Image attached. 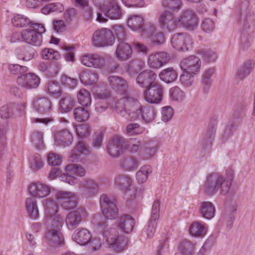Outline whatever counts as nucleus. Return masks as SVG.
I'll return each instance as SVG.
<instances>
[{
	"mask_svg": "<svg viewBox=\"0 0 255 255\" xmlns=\"http://www.w3.org/2000/svg\"><path fill=\"white\" fill-rule=\"evenodd\" d=\"M233 179L232 176H226L220 172L208 173L203 185L204 192L209 196H213L218 192L226 195L229 192Z\"/></svg>",
	"mask_w": 255,
	"mask_h": 255,
	"instance_id": "f257e3e1",
	"label": "nucleus"
},
{
	"mask_svg": "<svg viewBox=\"0 0 255 255\" xmlns=\"http://www.w3.org/2000/svg\"><path fill=\"white\" fill-rule=\"evenodd\" d=\"M100 204L104 217L97 215L94 217L93 222L100 230L103 231L108 227L105 218L110 220L116 219L119 216V209L112 198L106 194L101 195Z\"/></svg>",
	"mask_w": 255,
	"mask_h": 255,
	"instance_id": "f03ea898",
	"label": "nucleus"
},
{
	"mask_svg": "<svg viewBox=\"0 0 255 255\" xmlns=\"http://www.w3.org/2000/svg\"><path fill=\"white\" fill-rule=\"evenodd\" d=\"M103 236L109 247L113 250L121 252L127 248L128 239L124 236H119L115 228L103 230Z\"/></svg>",
	"mask_w": 255,
	"mask_h": 255,
	"instance_id": "7ed1b4c3",
	"label": "nucleus"
},
{
	"mask_svg": "<svg viewBox=\"0 0 255 255\" xmlns=\"http://www.w3.org/2000/svg\"><path fill=\"white\" fill-rule=\"evenodd\" d=\"M43 24L33 23L28 28L23 30V41L34 46H39L42 42V34L45 32Z\"/></svg>",
	"mask_w": 255,
	"mask_h": 255,
	"instance_id": "20e7f679",
	"label": "nucleus"
},
{
	"mask_svg": "<svg viewBox=\"0 0 255 255\" xmlns=\"http://www.w3.org/2000/svg\"><path fill=\"white\" fill-rule=\"evenodd\" d=\"M133 112L129 114L130 121L141 119L146 123L152 122L156 117V111L150 106H142L136 100Z\"/></svg>",
	"mask_w": 255,
	"mask_h": 255,
	"instance_id": "39448f33",
	"label": "nucleus"
},
{
	"mask_svg": "<svg viewBox=\"0 0 255 255\" xmlns=\"http://www.w3.org/2000/svg\"><path fill=\"white\" fill-rule=\"evenodd\" d=\"M63 217L58 215L56 216L48 225V231L46 234V237L52 243L60 245L64 244V239L60 233L63 225Z\"/></svg>",
	"mask_w": 255,
	"mask_h": 255,
	"instance_id": "423d86ee",
	"label": "nucleus"
},
{
	"mask_svg": "<svg viewBox=\"0 0 255 255\" xmlns=\"http://www.w3.org/2000/svg\"><path fill=\"white\" fill-rule=\"evenodd\" d=\"M99 182L94 179L86 178L80 182L79 190L81 196L85 199H91L100 193Z\"/></svg>",
	"mask_w": 255,
	"mask_h": 255,
	"instance_id": "0eeeda50",
	"label": "nucleus"
},
{
	"mask_svg": "<svg viewBox=\"0 0 255 255\" xmlns=\"http://www.w3.org/2000/svg\"><path fill=\"white\" fill-rule=\"evenodd\" d=\"M93 45L98 47L112 45L115 42V37L112 31L107 28L96 30L93 35Z\"/></svg>",
	"mask_w": 255,
	"mask_h": 255,
	"instance_id": "6e6552de",
	"label": "nucleus"
},
{
	"mask_svg": "<svg viewBox=\"0 0 255 255\" xmlns=\"http://www.w3.org/2000/svg\"><path fill=\"white\" fill-rule=\"evenodd\" d=\"M160 204L159 200L154 201L152 205L150 218L147 225L143 229L142 232L144 233L148 238H151L155 232L159 218Z\"/></svg>",
	"mask_w": 255,
	"mask_h": 255,
	"instance_id": "1a4fd4ad",
	"label": "nucleus"
},
{
	"mask_svg": "<svg viewBox=\"0 0 255 255\" xmlns=\"http://www.w3.org/2000/svg\"><path fill=\"white\" fill-rule=\"evenodd\" d=\"M171 44L173 48L177 51H187L192 49L193 41L189 34L177 33L173 35Z\"/></svg>",
	"mask_w": 255,
	"mask_h": 255,
	"instance_id": "9d476101",
	"label": "nucleus"
},
{
	"mask_svg": "<svg viewBox=\"0 0 255 255\" xmlns=\"http://www.w3.org/2000/svg\"><path fill=\"white\" fill-rule=\"evenodd\" d=\"M135 102L134 98L125 96L116 102L115 109L118 114L130 120L129 114L133 112Z\"/></svg>",
	"mask_w": 255,
	"mask_h": 255,
	"instance_id": "9b49d317",
	"label": "nucleus"
},
{
	"mask_svg": "<svg viewBox=\"0 0 255 255\" xmlns=\"http://www.w3.org/2000/svg\"><path fill=\"white\" fill-rule=\"evenodd\" d=\"M158 22L162 29H166L169 31H173L181 25L180 18L167 10L160 13Z\"/></svg>",
	"mask_w": 255,
	"mask_h": 255,
	"instance_id": "f8f14e48",
	"label": "nucleus"
},
{
	"mask_svg": "<svg viewBox=\"0 0 255 255\" xmlns=\"http://www.w3.org/2000/svg\"><path fill=\"white\" fill-rule=\"evenodd\" d=\"M164 88L161 84L156 83L144 90L143 98L149 104H159L162 100Z\"/></svg>",
	"mask_w": 255,
	"mask_h": 255,
	"instance_id": "ddd939ff",
	"label": "nucleus"
},
{
	"mask_svg": "<svg viewBox=\"0 0 255 255\" xmlns=\"http://www.w3.org/2000/svg\"><path fill=\"white\" fill-rule=\"evenodd\" d=\"M87 215L86 208L82 206L68 213L65 220L68 229L73 230L77 228L82 222L83 218L87 216Z\"/></svg>",
	"mask_w": 255,
	"mask_h": 255,
	"instance_id": "4468645a",
	"label": "nucleus"
},
{
	"mask_svg": "<svg viewBox=\"0 0 255 255\" xmlns=\"http://www.w3.org/2000/svg\"><path fill=\"white\" fill-rule=\"evenodd\" d=\"M26 106L25 102L19 104L9 103L0 108V117L8 119L15 116H19L24 114Z\"/></svg>",
	"mask_w": 255,
	"mask_h": 255,
	"instance_id": "2eb2a0df",
	"label": "nucleus"
},
{
	"mask_svg": "<svg viewBox=\"0 0 255 255\" xmlns=\"http://www.w3.org/2000/svg\"><path fill=\"white\" fill-rule=\"evenodd\" d=\"M55 197L65 210H71L77 206L76 197L73 192L60 191L56 192Z\"/></svg>",
	"mask_w": 255,
	"mask_h": 255,
	"instance_id": "dca6fc26",
	"label": "nucleus"
},
{
	"mask_svg": "<svg viewBox=\"0 0 255 255\" xmlns=\"http://www.w3.org/2000/svg\"><path fill=\"white\" fill-rule=\"evenodd\" d=\"M18 85L25 89H35L40 83L39 77L33 73H24L17 78Z\"/></svg>",
	"mask_w": 255,
	"mask_h": 255,
	"instance_id": "f3484780",
	"label": "nucleus"
},
{
	"mask_svg": "<svg viewBox=\"0 0 255 255\" xmlns=\"http://www.w3.org/2000/svg\"><path fill=\"white\" fill-rule=\"evenodd\" d=\"M34 109L42 115H49L53 110L51 100L46 97L38 96L33 101Z\"/></svg>",
	"mask_w": 255,
	"mask_h": 255,
	"instance_id": "a211bd4d",
	"label": "nucleus"
},
{
	"mask_svg": "<svg viewBox=\"0 0 255 255\" xmlns=\"http://www.w3.org/2000/svg\"><path fill=\"white\" fill-rule=\"evenodd\" d=\"M180 66L183 71L196 74L200 71L201 61L198 57L191 55L182 59L180 62Z\"/></svg>",
	"mask_w": 255,
	"mask_h": 255,
	"instance_id": "6ab92c4d",
	"label": "nucleus"
},
{
	"mask_svg": "<svg viewBox=\"0 0 255 255\" xmlns=\"http://www.w3.org/2000/svg\"><path fill=\"white\" fill-rule=\"evenodd\" d=\"M179 17L180 18L181 25L188 30H193L198 25L197 16L192 10H184Z\"/></svg>",
	"mask_w": 255,
	"mask_h": 255,
	"instance_id": "aec40b11",
	"label": "nucleus"
},
{
	"mask_svg": "<svg viewBox=\"0 0 255 255\" xmlns=\"http://www.w3.org/2000/svg\"><path fill=\"white\" fill-rule=\"evenodd\" d=\"M125 139L120 136L114 137L109 142L107 147L108 154L112 158H118L121 154V152L124 145Z\"/></svg>",
	"mask_w": 255,
	"mask_h": 255,
	"instance_id": "412c9836",
	"label": "nucleus"
},
{
	"mask_svg": "<svg viewBox=\"0 0 255 255\" xmlns=\"http://www.w3.org/2000/svg\"><path fill=\"white\" fill-rule=\"evenodd\" d=\"M170 59V55L165 52L151 54L148 59V63L152 68L158 69L167 64Z\"/></svg>",
	"mask_w": 255,
	"mask_h": 255,
	"instance_id": "4be33fe9",
	"label": "nucleus"
},
{
	"mask_svg": "<svg viewBox=\"0 0 255 255\" xmlns=\"http://www.w3.org/2000/svg\"><path fill=\"white\" fill-rule=\"evenodd\" d=\"M111 88L118 94L126 95L128 88L127 82L119 76H111L108 78Z\"/></svg>",
	"mask_w": 255,
	"mask_h": 255,
	"instance_id": "5701e85b",
	"label": "nucleus"
},
{
	"mask_svg": "<svg viewBox=\"0 0 255 255\" xmlns=\"http://www.w3.org/2000/svg\"><path fill=\"white\" fill-rule=\"evenodd\" d=\"M28 189L31 195L37 198H44L50 193V187L40 182L31 183Z\"/></svg>",
	"mask_w": 255,
	"mask_h": 255,
	"instance_id": "b1692460",
	"label": "nucleus"
},
{
	"mask_svg": "<svg viewBox=\"0 0 255 255\" xmlns=\"http://www.w3.org/2000/svg\"><path fill=\"white\" fill-rule=\"evenodd\" d=\"M156 77L157 75L154 71L144 70L138 75L136 82L140 87L146 89L155 83Z\"/></svg>",
	"mask_w": 255,
	"mask_h": 255,
	"instance_id": "393cba45",
	"label": "nucleus"
},
{
	"mask_svg": "<svg viewBox=\"0 0 255 255\" xmlns=\"http://www.w3.org/2000/svg\"><path fill=\"white\" fill-rule=\"evenodd\" d=\"M82 63L88 67L100 68L105 65L104 58L98 54L84 55L81 59Z\"/></svg>",
	"mask_w": 255,
	"mask_h": 255,
	"instance_id": "a878e982",
	"label": "nucleus"
},
{
	"mask_svg": "<svg viewBox=\"0 0 255 255\" xmlns=\"http://www.w3.org/2000/svg\"><path fill=\"white\" fill-rule=\"evenodd\" d=\"M45 212V216L48 220L51 221L57 216H61L58 214V204L51 197L45 199L43 202Z\"/></svg>",
	"mask_w": 255,
	"mask_h": 255,
	"instance_id": "bb28decb",
	"label": "nucleus"
},
{
	"mask_svg": "<svg viewBox=\"0 0 255 255\" xmlns=\"http://www.w3.org/2000/svg\"><path fill=\"white\" fill-rule=\"evenodd\" d=\"M54 139L56 145L65 147L72 144L73 137L72 134L68 130L65 129L56 131Z\"/></svg>",
	"mask_w": 255,
	"mask_h": 255,
	"instance_id": "cd10ccee",
	"label": "nucleus"
},
{
	"mask_svg": "<svg viewBox=\"0 0 255 255\" xmlns=\"http://www.w3.org/2000/svg\"><path fill=\"white\" fill-rule=\"evenodd\" d=\"M214 205L210 201H203L199 203L198 212L201 217L206 220H211L215 215Z\"/></svg>",
	"mask_w": 255,
	"mask_h": 255,
	"instance_id": "c85d7f7f",
	"label": "nucleus"
},
{
	"mask_svg": "<svg viewBox=\"0 0 255 255\" xmlns=\"http://www.w3.org/2000/svg\"><path fill=\"white\" fill-rule=\"evenodd\" d=\"M72 240L81 246H85L92 239L90 232L85 228H79L76 230L72 234Z\"/></svg>",
	"mask_w": 255,
	"mask_h": 255,
	"instance_id": "c756f323",
	"label": "nucleus"
},
{
	"mask_svg": "<svg viewBox=\"0 0 255 255\" xmlns=\"http://www.w3.org/2000/svg\"><path fill=\"white\" fill-rule=\"evenodd\" d=\"M135 225L134 219L130 215L124 214L122 215L119 220L118 227L126 234L131 233Z\"/></svg>",
	"mask_w": 255,
	"mask_h": 255,
	"instance_id": "7c9ffc66",
	"label": "nucleus"
},
{
	"mask_svg": "<svg viewBox=\"0 0 255 255\" xmlns=\"http://www.w3.org/2000/svg\"><path fill=\"white\" fill-rule=\"evenodd\" d=\"M132 54L131 46L125 41L119 42L116 50L117 58L121 60L125 61L129 58Z\"/></svg>",
	"mask_w": 255,
	"mask_h": 255,
	"instance_id": "2f4dec72",
	"label": "nucleus"
},
{
	"mask_svg": "<svg viewBox=\"0 0 255 255\" xmlns=\"http://www.w3.org/2000/svg\"><path fill=\"white\" fill-rule=\"evenodd\" d=\"M158 149V143L152 141L145 144L143 148L140 151V155L144 160L151 159L156 154Z\"/></svg>",
	"mask_w": 255,
	"mask_h": 255,
	"instance_id": "473e14b6",
	"label": "nucleus"
},
{
	"mask_svg": "<svg viewBox=\"0 0 255 255\" xmlns=\"http://www.w3.org/2000/svg\"><path fill=\"white\" fill-rule=\"evenodd\" d=\"M37 56V53L31 47H23L16 50V57L19 60L29 61Z\"/></svg>",
	"mask_w": 255,
	"mask_h": 255,
	"instance_id": "72a5a7b5",
	"label": "nucleus"
},
{
	"mask_svg": "<svg viewBox=\"0 0 255 255\" xmlns=\"http://www.w3.org/2000/svg\"><path fill=\"white\" fill-rule=\"evenodd\" d=\"M208 228L204 223L198 221L193 222L189 226V234L196 238H203L207 232Z\"/></svg>",
	"mask_w": 255,
	"mask_h": 255,
	"instance_id": "f704fd0d",
	"label": "nucleus"
},
{
	"mask_svg": "<svg viewBox=\"0 0 255 255\" xmlns=\"http://www.w3.org/2000/svg\"><path fill=\"white\" fill-rule=\"evenodd\" d=\"M75 100L70 94L65 93L62 95L59 104L63 113H68L74 107Z\"/></svg>",
	"mask_w": 255,
	"mask_h": 255,
	"instance_id": "c9c22d12",
	"label": "nucleus"
},
{
	"mask_svg": "<svg viewBox=\"0 0 255 255\" xmlns=\"http://www.w3.org/2000/svg\"><path fill=\"white\" fill-rule=\"evenodd\" d=\"M25 204L28 217L33 220L37 219L39 217V212L36 200L32 198H27Z\"/></svg>",
	"mask_w": 255,
	"mask_h": 255,
	"instance_id": "e433bc0d",
	"label": "nucleus"
},
{
	"mask_svg": "<svg viewBox=\"0 0 255 255\" xmlns=\"http://www.w3.org/2000/svg\"><path fill=\"white\" fill-rule=\"evenodd\" d=\"M255 67L254 60H248L244 62L236 72V76L241 80L248 77Z\"/></svg>",
	"mask_w": 255,
	"mask_h": 255,
	"instance_id": "4c0bfd02",
	"label": "nucleus"
},
{
	"mask_svg": "<svg viewBox=\"0 0 255 255\" xmlns=\"http://www.w3.org/2000/svg\"><path fill=\"white\" fill-rule=\"evenodd\" d=\"M216 125V121L210 122L209 124L202 141L204 148L206 146H210L212 144L215 136Z\"/></svg>",
	"mask_w": 255,
	"mask_h": 255,
	"instance_id": "58836bf2",
	"label": "nucleus"
},
{
	"mask_svg": "<svg viewBox=\"0 0 255 255\" xmlns=\"http://www.w3.org/2000/svg\"><path fill=\"white\" fill-rule=\"evenodd\" d=\"M215 72L214 68H210L204 71L202 76L201 85L204 93H207L212 85L211 77Z\"/></svg>",
	"mask_w": 255,
	"mask_h": 255,
	"instance_id": "ea45409f",
	"label": "nucleus"
},
{
	"mask_svg": "<svg viewBox=\"0 0 255 255\" xmlns=\"http://www.w3.org/2000/svg\"><path fill=\"white\" fill-rule=\"evenodd\" d=\"M120 167L123 170L132 171L136 170L139 166L137 159L133 156H128L122 158L120 161Z\"/></svg>",
	"mask_w": 255,
	"mask_h": 255,
	"instance_id": "a19ab883",
	"label": "nucleus"
},
{
	"mask_svg": "<svg viewBox=\"0 0 255 255\" xmlns=\"http://www.w3.org/2000/svg\"><path fill=\"white\" fill-rule=\"evenodd\" d=\"M79 78L83 84L86 85H91L98 81V75L97 73L87 69L80 74Z\"/></svg>",
	"mask_w": 255,
	"mask_h": 255,
	"instance_id": "79ce46f5",
	"label": "nucleus"
},
{
	"mask_svg": "<svg viewBox=\"0 0 255 255\" xmlns=\"http://www.w3.org/2000/svg\"><path fill=\"white\" fill-rule=\"evenodd\" d=\"M197 53L200 55L203 61L207 63L214 62L218 58L217 54L215 51L207 48L198 50Z\"/></svg>",
	"mask_w": 255,
	"mask_h": 255,
	"instance_id": "37998d69",
	"label": "nucleus"
},
{
	"mask_svg": "<svg viewBox=\"0 0 255 255\" xmlns=\"http://www.w3.org/2000/svg\"><path fill=\"white\" fill-rule=\"evenodd\" d=\"M115 184L120 189L124 191L130 187L132 179L127 175H118L115 178Z\"/></svg>",
	"mask_w": 255,
	"mask_h": 255,
	"instance_id": "c03bdc74",
	"label": "nucleus"
},
{
	"mask_svg": "<svg viewBox=\"0 0 255 255\" xmlns=\"http://www.w3.org/2000/svg\"><path fill=\"white\" fill-rule=\"evenodd\" d=\"M161 80L166 83H170L174 81L177 77V73L172 67L162 70L159 74Z\"/></svg>",
	"mask_w": 255,
	"mask_h": 255,
	"instance_id": "a18cd8bd",
	"label": "nucleus"
},
{
	"mask_svg": "<svg viewBox=\"0 0 255 255\" xmlns=\"http://www.w3.org/2000/svg\"><path fill=\"white\" fill-rule=\"evenodd\" d=\"M128 25L133 30H139L144 32L143 27V19L139 15L130 16L128 20Z\"/></svg>",
	"mask_w": 255,
	"mask_h": 255,
	"instance_id": "49530a36",
	"label": "nucleus"
},
{
	"mask_svg": "<svg viewBox=\"0 0 255 255\" xmlns=\"http://www.w3.org/2000/svg\"><path fill=\"white\" fill-rule=\"evenodd\" d=\"M195 244L188 240H182L178 246L179 253L181 255H193Z\"/></svg>",
	"mask_w": 255,
	"mask_h": 255,
	"instance_id": "de8ad7c7",
	"label": "nucleus"
},
{
	"mask_svg": "<svg viewBox=\"0 0 255 255\" xmlns=\"http://www.w3.org/2000/svg\"><path fill=\"white\" fill-rule=\"evenodd\" d=\"M79 103L83 107H88L91 104L90 93L85 89H81L77 94Z\"/></svg>",
	"mask_w": 255,
	"mask_h": 255,
	"instance_id": "09e8293b",
	"label": "nucleus"
},
{
	"mask_svg": "<svg viewBox=\"0 0 255 255\" xmlns=\"http://www.w3.org/2000/svg\"><path fill=\"white\" fill-rule=\"evenodd\" d=\"M12 24L18 27H29L33 23L27 17L20 14H16L11 19Z\"/></svg>",
	"mask_w": 255,
	"mask_h": 255,
	"instance_id": "8fccbe9b",
	"label": "nucleus"
},
{
	"mask_svg": "<svg viewBox=\"0 0 255 255\" xmlns=\"http://www.w3.org/2000/svg\"><path fill=\"white\" fill-rule=\"evenodd\" d=\"M102 12H104L107 17L113 19H119L122 16L121 8L117 3L113 4L108 9L106 8Z\"/></svg>",
	"mask_w": 255,
	"mask_h": 255,
	"instance_id": "3c124183",
	"label": "nucleus"
},
{
	"mask_svg": "<svg viewBox=\"0 0 255 255\" xmlns=\"http://www.w3.org/2000/svg\"><path fill=\"white\" fill-rule=\"evenodd\" d=\"M152 172V168L149 165H143L137 172L136 176L138 183H142L145 182L149 174Z\"/></svg>",
	"mask_w": 255,
	"mask_h": 255,
	"instance_id": "603ef678",
	"label": "nucleus"
},
{
	"mask_svg": "<svg viewBox=\"0 0 255 255\" xmlns=\"http://www.w3.org/2000/svg\"><path fill=\"white\" fill-rule=\"evenodd\" d=\"M73 114L75 120L79 122L87 121L90 117L89 111L82 107L75 108Z\"/></svg>",
	"mask_w": 255,
	"mask_h": 255,
	"instance_id": "864d4df0",
	"label": "nucleus"
},
{
	"mask_svg": "<svg viewBox=\"0 0 255 255\" xmlns=\"http://www.w3.org/2000/svg\"><path fill=\"white\" fill-rule=\"evenodd\" d=\"M63 9V6L61 3H52L43 7L41 9V12L44 14H48L54 12H61Z\"/></svg>",
	"mask_w": 255,
	"mask_h": 255,
	"instance_id": "5fc2aeb1",
	"label": "nucleus"
},
{
	"mask_svg": "<svg viewBox=\"0 0 255 255\" xmlns=\"http://www.w3.org/2000/svg\"><path fill=\"white\" fill-rule=\"evenodd\" d=\"M66 172L71 174H74L80 177H83L86 174V170L81 165L71 164L66 167Z\"/></svg>",
	"mask_w": 255,
	"mask_h": 255,
	"instance_id": "6e6d98bb",
	"label": "nucleus"
},
{
	"mask_svg": "<svg viewBox=\"0 0 255 255\" xmlns=\"http://www.w3.org/2000/svg\"><path fill=\"white\" fill-rule=\"evenodd\" d=\"M170 98L172 101H182L185 98V93L178 87H173L169 90Z\"/></svg>",
	"mask_w": 255,
	"mask_h": 255,
	"instance_id": "4d7b16f0",
	"label": "nucleus"
},
{
	"mask_svg": "<svg viewBox=\"0 0 255 255\" xmlns=\"http://www.w3.org/2000/svg\"><path fill=\"white\" fill-rule=\"evenodd\" d=\"M125 196L128 201H131L139 196L142 193V190L140 188H137L132 186V185L130 187L124 191Z\"/></svg>",
	"mask_w": 255,
	"mask_h": 255,
	"instance_id": "13d9d810",
	"label": "nucleus"
},
{
	"mask_svg": "<svg viewBox=\"0 0 255 255\" xmlns=\"http://www.w3.org/2000/svg\"><path fill=\"white\" fill-rule=\"evenodd\" d=\"M95 97L100 100H107L111 97V94L106 85L97 87L95 91Z\"/></svg>",
	"mask_w": 255,
	"mask_h": 255,
	"instance_id": "bf43d9fd",
	"label": "nucleus"
},
{
	"mask_svg": "<svg viewBox=\"0 0 255 255\" xmlns=\"http://www.w3.org/2000/svg\"><path fill=\"white\" fill-rule=\"evenodd\" d=\"M7 69L9 72L13 75H22L28 71L27 67L17 64H8Z\"/></svg>",
	"mask_w": 255,
	"mask_h": 255,
	"instance_id": "052dcab7",
	"label": "nucleus"
},
{
	"mask_svg": "<svg viewBox=\"0 0 255 255\" xmlns=\"http://www.w3.org/2000/svg\"><path fill=\"white\" fill-rule=\"evenodd\" d=\"M41 55L43 59L49 60H57L60 57V54L58 51L50 48L43 49Z\"/></svg>",
	"mask_w": 255,
	"mask_h": 255,
	"instance_id": "680f3d73",
	"label": "nucleus"
},
{
	"mask_svg": "<svg viewBox=\"0 0 255 255\" xmlns=\"http://www.w3.org/2000/svg\"><path fill=\"white\" fill-rule=\"evenodd\" d=\"M76 131L77 135L80 138H83L90 135L91 128L88 125L83 124L76 127Z\"/></svg>",
	"mask_w": 255,
	"mask_h": 255,
	"instance_id": "e2e57ef3",
	"label": "nucleus"
},
{
	"mask_svg": "<svg viewBox=\"0 0 255 255\" xmlns=\"http://www.w3.org/2000/svg\"><path fill=\"white\" fill-rule=\"evenodd\" d=\"M193 74L189 72L183 71L180 77L181 84L185 87L191 86L194 81Z\"/></svg>",
	"mask_w": 255,
	"mask_h": 255,
	"instance_id": "0e129e2a",
	"label": "nucleus"
},
{
	"mask_svg": "<svg viewBox=\"0 0 255 255\" xmlns=\"http://www.w3.org/2000/svg\"><path fill=\"white\" fill-rule=\"evenodd\" d=\"M112 31L115 38H117L119 42L126 39L125 32L124 27L120 25H115L113 27Z\"/></svg>",
	"mask_w": 255,
	"mask_h": 255,
	"instance_id": "69168bd1",
	"label": "nucleus"
},
{
	"mask_svg": "<svg viewBox=\"0 0 255 255\" xmlns=\"http://www.w3.org/2000/svg\"><path fill=\"white\" fill-rule=\"evenodd\" d=\"M43 133L38 131L34 132L32 134V141L38 149H41L43 147Z\"/></svg>",
	"mask_w": 255,
	"mask_h": 255,
	"instance_id": "338daca9",
	"label": "nucleus"
},
{
	"mask_svg": "<svg viewBox=\"0 0 255 255\" xmlns=\"http://www.w3.org/2000/svg\"><path fill=\"white\" fill-rule=\"evenodd\" d=\"M47 162L51 166H58L62 162V157L60 155L53 152H50L47 155Z\"/></svg>",
	"mask_w": 255,
	"mask_h": 255,
	"instance_id": "774afa93",
	"label": "nucleus"
}]
</instances>
